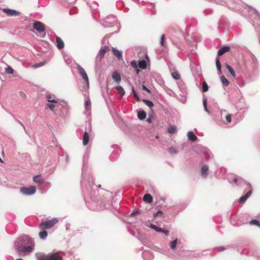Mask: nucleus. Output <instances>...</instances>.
Instances as JSON below:
<instances>
[{
    "label": "nucleus",
    "instance_id": "obj_27",
    "mask_svg": "<svg viewBox=\"0 0 260 260\" xmlns=\"http://www.w3.org/2000/svg\"><path fill=\"white\" fill-rule=\"evenodd\" d=\"M112 78L113 80L117 83L121 81V77L119 74L116 72L113 73V74H112Z\"/></svg>",
    "mask_w": 260,
    "mask_h": 260
},
{
    "label": "nucleus",
    "instance_id": "obj_57",
    "mask_svg": "<svg viewBox=\"0 0 260 260\" xmlns=\"http://www.w3.org/2000/svg\"><path fill=\"white\" fill-rule=\"evenodd\" d=\"M161 233H164L165 235L168 236L169 234V232L168 230H165L162 229V231L161 232Z\"/></svg>",
    "mask_w": 260,
    "mask_h": 260
},
{
    "label": "nucleus",
    "instance_id": "obj_41",
    "mask_svg": "<svg viewBox=\"0 0 260 260\" xmlns=\"http://www.w3.org/2000/svg\"><path fill=\"white\" fill-rule=\"evenodd\" d=\"M176 131V127L175 125H171L168 129V132L170 134H174Z\"/></svg>",
    "mask_w": 260,
    "mask_h": 260
},
{
    "label": "nucleus",
    "instance_id": "obj_20",
    "mask_svg": "<svg viewBox=\"0 0 260 260\" xmlns=\"http://www.w3.org/2000/svg\"><path fill=\"white\" fill-rule=\"evenodd\" d=\"M112 51L114 55L119 59H121L122 57V52L120 50H117L116 48L113 47Z\"/></svg>",
    "mask_w": 260,
    "mask_h": 260
},
{
    "label": "nucleus",
    "instance_id": "obj_42",
    "mask_svg": "<svg viewBox=\"0 0 260 260\" xmlns=\"http://www.w3.org/2000/svg\"><path fill=\"white\" fill-rule=\"evenodd\" d=\"M249 223L251 224V225H255L257 226H259L260 227V223L259 222L258 220H256V219H252L251 220Z\"/></svg>",
    "mask_w": 260,
    "mask_h": 260
},
{
    "label": "nucleus",
    "instance_id": "obj_33",
    "mask_svg": "<svg viewBox=\"0 0 260 260\" xmlns=\"http://www.w3.org/2000/svg\"><path fill=\"white\" fill-rule=\"evenodd\" d=\"M149 226L151 229L155 230L157 232H161L162 231V228L157 226L153 224H150Z\"/></svg>",
    "mask_w": 260,
    "mask_h": 260
},
{
    "label": "nucleus",
    "instance_id": "obj_1",
    "mask_svg": "<svg viewBox=\"0 0 260 260\" xmlns=\"http://www.w3.org/2000/svg\"><path fill=\"white\" fill-rule=\"evenodd\" d=\"M14 246L19 255L23 253H30L34 249V241L29 236L24 235L15 241Z\"/></svg>",
    "mask_w": 260,
    "mask_h": 260
},
{
    "label": "nucleus",
    "instance_id": "obj_22",
    "mask_svg": "<svg viewBox=\"0 0 260 260\" xmlns=\"http://www.w3.org/2000/svg\"><path fill=\"white\" fill-rule=\"evenodd\" d=\"M34 181L38 184H41L44 182V179L41 175L35 176L33 178Z\"/></svg>",
    "mask_w": 260,
    "mask_h": 260
},
{
    "label": "nucleus",
    "instance_id": "obj_2",
    "mask_svg": "<svg viewBox=\"0 0 260 260\" xmlns=\"http://www.w3.org/2000/svg\"><path fill=\"white\" fill-rule=\"evenodd\" d=\"M94 185L93 184L91 186V189L92 190L89 193L91 199L92 200L91 204L95 205L96 204H99V207H96L94 210H103L106 206L105 201L102 200L101 198H98L99 193L93 190Z\"/></svg>",
    "mask_w": 260,
    "mask_h": 260
},
{
    "label": "nucleus",
    "instance_id": "obj_16",
    "mask_svg": "<svg viewBox=\"0 0 260 260\" xmlns=\"http://www.w3.org/2000/svg\"><path fill=\"white\" fill-rule=\"evenodd\" d=\"M209 171V167L207 165H204L201 169V175L204 178H206L208 176Z\"/></svg>",
    "mask_w": 260,
    "mask_h": 260
},
{
    "label": "nucleus",
    "instance_id": "obj_61",
    "mask_svg": "<svg viewBox=\"0 0 260 260\" xmlns=\"http://www.w3.org/2000/svg\"><path fill=\"white\" fill-rule=\"evenodd\" d=\"M139 213V212L136 211V212H133L131 214V216L136 215Z\"/></svg>",
    "mask_w": 260,
    "mask_h": 260
},
{
    "label": "nucleus",
    "instance_id": "obj_51",
    "mask_svg": "<svg viewBox=\"0 0 260 260\" xmlns=\"http://www.w3.org/2000/svg\"><path fill=\"white\" fill-rule=\"evenodd\" d=\"M225 119H226V120L228 122H231V120H232V119H231V115H230V114L227 115L225 116Z\"/></svg>",
    "mask_w": 260,
    "mask_h": 260
},
{
    "label": "nucleus",
    "instance_id": "obj_45",
    "mask_svg": "<svg viewBox=\"0 0 260 260\" xmlns=\"http://www.w3.org/2000/svg\"><path fill=\"white\" fill-rule=\"evenodd\" d=\"M247 182L243 180L241 177H239V181L238 185L242 186L243 184H245L247 186Z\"/></svg>",
    "mask_w": 260,
    "mask_h": 260
},
{
    "label": "nucleus",
    "instance_id": "obj_38",
    "mask_svg": "<svg viewBox=\"0 0 260 260\" xmlns=\"http://www.w3.org/2000/svg\"><path fill=\"white\" fill-rule=\"evenodd\" d=\"M177 243V239H176L175 240H174V241H173L170 243L169 246L172 249L174 250L176 247Z\"/></svg>",
    "mask_w": 260,
    "mask_h": 260
},
{
    "label": "nucleus",
    "instance_id": "obj_36",
    "mask_svg": "<svg viewBox=\"0 0 260 260\" xmlns=\"http://www.w3.org/2000/svg\"><path fill=\"white\" fill-rule=\"evenodd\" d=\"M46 98L48 102L53 103H57V102L58 101V99L55 100L54 99H52V96H51V95H50V94H47L46 95Z\"/></svg>",
    "mask_w": 260,
    "mask_h": 260
},
{
    "label": "nucleus",
    "instance_id": "obj_52",
    "mask_svg": "<svg viewBox=\"0 0 260 260\" xmlns=\"http://www.w3.org/2000/svg\"><path fill=\"white\" fill-rule=\"evenodd\" d=\"M107 41V36H105L101 41V43L103 45L105 44Z\"/></svg>",
    "mask_w": 260,
    "mask_h": 260
},
{
    "label": "nucleus",
    "instance_id": "obj_15",
    "mask_svg": "<svg viewBox=\"0 0 260 260\" xmlns=\"http://www.w3.org/2000/svg\"><path fill=\"white\" fill-rule=\"evenodd\" d=\"M142 257L144 260H152L153 259V256L152 253L148 251L143 252Z\"/></svg>",
    "mask_w": 260,
    "mask_h": 260
},
{
    "label": "nucleus",
    "instance_id": "obj_60",
    "mask_svg": "<svg viewBox=\"0 0 260 260\" xmlns=\"http://www.w3.org/2000/svg\"><path fill=\"white\" fill-rule=\"evenodd\" d=\"M173 43L174 44V45H175L176 46L177 48H178L180 50H182L180 48V45L178 44H176V43H174V42H173Z\"/></svg>",
    "mask_w": 260,
    "mask_h": 260
},
{
    "label": "nucleus",
    "instance_id": "obj_40",
    "mask_svg": "<svg viewBox=\"0 0 260 260\" xmlns=\"http://www.w3.org/2000/svg\"><path fill=\"white\" fill-rule=\"evenodd\" d=\"M168 152L171 154H175L178 153V150L176 148L174 147H171L168 149Z\"/></svg>",
    "mask_w": 260,
    "mask_h": 260
},
{
    "label": "nucleus",
    "instance_id": "obj_9",
    "mask_svg": "<svg viewBox=\"0 0 260 260\" xmlns=\"http://www.w3.org/2000/svg\"><path fill=\"white\" fill-rule=\"evenodd\" d=\"M247 188L249 189V190L244 196H242L241 198H240L238 201L240 204L244 203L247 200V199L251 196L252 192V188L250 183H247Z\"/></svg>",
    "mask_w": 260,
    "mask_h": 260
},
{
    "label": "nucleus",
    "instance_id": "obj_53",
    "mask_svg": "<svg viewBox=\"0 0 260 260\" xmlns=\"http://www.w3.org/2000/svg\"><path fill=\"white\" fill-rule=\"evenodd\" d=\"M215 249L219 251H222L225 249V248L223 246H220L216 247Z\"/></svg>",
    "mask_w": 260,
    "mask_h": 260
},
{
    "label": "nucleus",
    "instance_id": "obj_34",
    "mask_svg": "<svg viewBox=\"0 0 260 260\" xmlns=\"http://www.w3.org/2000/svg\"><path fill=\"white\" fill-rule=\"evenodd\" d=\"M220 78L221 82L224 86H227L229 84V81L224 76H221Z\"/></svg>",
    "mask_w": 260,
    "mask_h": 260
},
{
    "label": "nucleus",
    "instance_id": "obj_12",
    "mask_svg": "<svg viewBox=\"0 0 260 260\" xmlns=\"http://www.w3.org/2000/svg\"><path fill=\"white\" fill-rule=\"evenodd\" d=\"M116 21V19L115 17L114 16H109L107 17L105 21L103 22V25L105 27H110L112 26V24H114Z\"/></svg>",
    "mask_w": 260,
    "mask_h": 260
},
{
    "label": "nucleus",
    "instance_id": "obj_49",
    "mask_svg": "<svg viewBox=\"0 0 260 260\" xmlns=\"http://www.w3.org/2000/svg\"><path fill=\"white\" fill-rule=\"evenodd\" d=\"M132 92H133V95H134V97L138 101H140V99L139 98V97L138 94L137 93V92L135 91L134 87L132 88Z\"/></svg>",
    "mask_w": 260,
    "mask_h": 260
},
{
    "label": "nucleus",
    "instance_id": "obj_7",
    "mask_svg": "<svg viewBox=\"0 0 260 260\" xmlns=\"http://www.w3.org/2000/svg\"><path fill=\"white\" fill-rule=\"evenodd\" d=\"M57 218L54 219L42 222L39 225V229L41 230L49 229L53 227L57 222Z\"/></svg>",
    "mask_w": 260,
    "mask_h": 260
},
{
    "label": "nucleus",
    "instance_id": "obj_58",
    "mask_svg": "<svg viewBox=\"0 0 260 260\" xmlns=\"http://www.w3.org/2000/svg\"><path fill=\"white\" fill-rule=\"evenodd\" d=\"M239 177H235V178H234V179H233V183H235V184H236L237 183H238Z\"/></svg>",
    "mask_w": 260,
    "mask_h": 260
},
{
    "label": "nucleus",
    "instance_id": "obj_21",
    "mask_svg": "<svg viewBox=\"0 0 260 260\" xmlns=\"http://www.w3.org/2000/svg\"><path fill=\"white\" fill-rule=\"evenodd\" d=\"M138 56L139 57H142L143 56L149 61L148 56L147 53V51L145 49H142L138 52Z\"/></svg>",
    "mask_w": 260,
    "mask_h": 260
},
{
    "label": "nucleus",
    "instance_id": "obj_46",
    "mask_svg": "<svg viewBox=\"0 0 260 260\" xmlns=\"http://www.w3.org/2000/svg\"><path fill=\"white\" fill-rule=\"evenodd\" d=\"M5 71L7 74H12L14 73V70L10 67L8 66L5 69Z\"/></svg>",
    "mask_w": 260,
    "mask_h": 260
},
{
    "label": "nucleus",
    "instance_id": "obj_19",
    "mask_svg": "<svg viewBox=\"0 0 260 260\" xmlns=\"http://www.w3.org/2000/svg\"><path fill=\"white\" fill-rule=\"evenodd\" d=\"M230 48L228 46H224L221 47L218 51V56H221L222 55L225 53L228 52L230 50Z\"/></svg>",
    "mask_w": 260,
    "mask_h": 260
},
{
    "label": "nucleus",
    "instance_id": "obj_30",
    "mask_svg": "<svg viewBox=\"0 0 260 260\" xmlns=\"http://www.w3.org/2000/svg\"><path fill=\"white\" fill-rule=\"evenodd\" d=\"M138 117L140 120H143L146 117V112L144 111H139L138 113Z\"/></svg>",
    "mask_w": 260,
    "mask_h": 260
},
{
    "label": "nucleus",
    "instance_id": "obj_43",
    "mask_svg": "<svg viewBox=\"0 0 260 260\" xmlns=\"http://www.w3.org/2000/svg\"><path fill=\"white\" fill-rule=\"evenodd\" d=\"M208 90V86L206 82H203L202 84V91L203 92H206Z\"/></svg>",
    "mask_w": 260,
    "mask_h": 260
},
{
    "label": "nucleus",
    "instance_id": "obj_59",
    "mask_svg": "<svg viewBox=\"0 0 260 260\" xmlns=\"http://www.w3.org/2000/svg\"><path fill=\"white\" fill-rule=\"evenodd\" d=\"M202 152L204 153H207L208 150L206 148H202Z\"/></svg>",
    "mask_w": 260,
    "mask_h": 260
},
{
    "label": "nucleus",
    "instance_id": "obj_10",
    "mask_svg": "<svg viewBox=\"0 0 260 260\" xmlns=\"http://www.w3.org/2000/svg\"><path fill=\"white\" fill-rule=\"evenodd\" d=\"M244 12H247L249 15L254 14L260 20V13L257 10L246 4H244Z\"/></svg>",
    "mask_w": 260,
    "mask_h": 260
},
{
    "label": "nucleus",
    "instance_id": "obj_62",
    "mask_svg": "<svg viewBox=\"0 0 260 260\" xmlns=\"http://www.w3.org/2000/svg\"><path fill=\"white\" fill-rule=\"evenodd\" d=\"M146 121L148 123H151V121H152V120H151V118L150 117H148V118H147Z\"/></svg>",
    "mask_w": 260,
    "mask_h": 260
},
{
    "label": "nucleus",
    "instance_id": "obj_8",
    "mask_svg": "<svg viewBox=\"0 0 260 260\" xmlns=\"http://www.w3.org/2000/svg\"><path fill=\"white\" fill-rule=\"evenodd\" d=\"M20 191L24 195L30 196L36 192V188L34 186H30L29 187H22L20 188Z\"/></svg>",
    "mask_w": 260,
    "mask_h": 260
},
{
    "label": "nucleus",
    "instance_id": "obj_47",
    "mask_svg": "<svg viewBox=\"0 0 260 260\" xmlns=\"http://www.w3.org/2000/svg\"><path fill=\"white\" fill-rule=\"evenodd\" d=\"M131 66L135 69L137 70L138 65L135 60H133L130 62Z\"/></svg>",
    "mask_w": 260,
    "mask_h": 260
},
{
    "label": "nucleus",
    "instance_id": "obj_64",
    "mask_svg": "<svg viewBox=\"0 0 260 260\" xmlns=\"http://www.w3.org/2000/svg\"><path fill=\"white\" fill-rule=\"evenodd\" d=\"M43 64H44V63H38V64H36V65H35V67H41V66H43Z\"/></svg>",
    "mask_w": 260,
    "mask_h": 260
},
{
    "label": "nucleus",
    "instance_id": "obj_32",
    "mask_svg": "<svg viewBox=\"0 0 260 260\" xmlns=\"http://www.w3.org/2000/svg\"><path fill=\"white\" fill-rule=\"evenodd\" d=\"M203 104L205 111L208 114H211V112L208 110L207 108V100L206 98H203Z\"/></svg>",
    "mask_w": 260,
    "mask_h": 260
},
{
    "label": "nucleus",
    "instance_id": "obj_17",
    "mask_svg": "<svg viewBox=\"0 0 260 260\" xmlns=\"http://www.w3.org/2000/svg\"><path fill=\"white\" fill-rule=\"evenodd\" d=\"M56 44L57 47L59 49H62L64 47V45L63 41L58 36H56Z\"/></svg>",
    "mask_w": 260,
    "mask_h": 260
},
{
    "label": "nucleus",
    "instance_id": "obj_63",
    "mask_svg": "<svg viewBox=\"0 0 260 260\" xmlns=\"http://www.w3.org/2000/svg\"><path fill=\"white\" fill-rule=\"evenodd\" d=\"M70 224L69 223H67L66 224V230H69L70 229Z\"/></svg>",
    "mask_w": 260,
    "mask_h": 260
},
{
    "label": "nucleus",
    "instance_id": "obj_11",
    "mask_svg": "<svg viewBox=\"0 0 260 260\" xmlns=\"http://www.w3.org/2000/svg\"><path fill=\"white\" fill-rule=\"evenodd\" d=\"M77 69L79 74L82 76L83 79H84L87 85H89V79L84 69L79 64L77 65Z\"/></svg>",
    "mask_w": 260,
    "mask_h": 260
},
{
    "label": "nucleus",
    "instance_id": "obj_54",
    "mask_svg": "<svg viewBox=\"0 0 260 260\" xmlns=\"http://www.w3.org/2000/svg\"><path fill=\"white\" fill-rule=\"evenodd\" d=\"M142 89L144 90H145L146 91H147L149 93H150L151 92V91L150 90V89H149L146 86H145L144 85H142Z\"/></svg>",
    "mask_w": 260,
    "mask_h": 260
},
{
    "label": "nucleus",
    "instance_id": "obj_55",
    "mask_svg": "<svg viewBox=\"0 0 260 260\" xmlns=\"http://www.w3.org/2000/svg\"><path fill=\"white\" fill-rule=\"evenodd\" d=\"M192 251H187L184 252V255H185L186 256H190V255H192Z\"/></svg>",
    "mask_w": 260,
    "mask_h": 260
},
{
    "label": "nucleus",
    "instance_id": "obj_5",
    "mask_svg": "<svg viewBox=\"0 0 260 260\" xmlns=\"http://www.w3.org/2000/svg\"><path fill=\"white\" fill-rule=\"evenodd\" d=\"M109 50V47L106 45L101 47L95 57V64L96 67L100 66L101 60L104 57L106 52Z\"/></svg>",
    "mask_w": 260,
    "mask_h": 260
},
{
    "label": "nucleus",
    "instance_id": "obj_25",
    "mask_svg": "<svg viewBox=\"0 0 260 260\" xmlns=\"http://www.w3.org/2000/svg\"><path fill=\"white\" fill-rule=\"evenodd\" d=\"M165 90L168 94H169L170 95H171L172 96L175 97L176 98H177V99H178L179 100V99L180 98H179L177 95V94L172 89L169 88L168 87H166L165 88Z\"/></svg>",
    "mask_w": 260,
    "mask_h": 260
},
{
    "label": "nucleus",
    "instance_id": "obj_4",
    "mask_svg": "<svg viewBox=\"0 0 260 260\" xmlns=\"http://www.w3.org/2000/svg\"><path fill=\"white\" fill-rule=\"evenodd\" d=\"M177 84L178 85V87L181 92V94H180V97L179 101H180L182 103H185L186 102V97L187 95V90L186 86L184 83V82L180 80H179Z\"/></svg>",
    "mask_w": 260,
    "mask_h": 260
},
{
    "label": "nucleus",
    "instance_id": "obj_37",
    "mask_svg": "<svg viewBox=\"0 0 260 260\" xmlns=\"http://www.w3.org/2000/svg\"><path fill=\"white\" fill-rule=\"evenodd\" d=\"M116 89L121 96L124 94L125 91L121 86H117V87H116Z\"/></svg>",
    "mask_w": 260,
    "mask_h": 260
},
{
    "label": "nucleus",
    "instance_id": "obj_48",
    "mask_svg": "<svg viewBox=\"0 0 260 260\" xmlns=\"http://www.w3.org/2000/svg\"><path fill=\"white\" fill-rule=\"evenodd\" d=\"M165 39V35H161V36L160 37V45L162 47H165V42H164Z\"/></svg>",
    "mask_w": 260,
    "mask_h": 260
},
{
    "label": "nucleus",
    "instance_id": "obj_14",
    "mask_svg": "<svg viewBox=\"0 0 260 260\" xmlns=\"http://www.w3.org/2000/svg\"><path fill=\"white\" fill-rule=\"evenodd\" d=\"M3 11L9 16H18L20 14L18 11L15 10L5 8Z\"/></svg>",
    "mask_w": 260,
    "mask_h": 260
},
{
    "label": "nucleus",
    "instance_id": "obj_39",
    "mask_svg": "<svg viewBox=\"0 0 260 260\" xmlns=\"http://www.w3.org/2000/svg\"><path fill=\"white\" fill-rule=\"evenodd\" d=\"M142 101L149 107H152L154 106L153 103L150 100L143 99Z\"/></svg>",
    "mask_w": 260,
    "mask_h": 260
},
{
    "label": "nucleus",
    "instance_id": "obj_6",
    "mask_svg": "<svg viewBox=\"0 0 260 260\" xmlns=\"http://www.w3.org/2000/svg\"><path fill=\"white\" fill-rule=\"evenodd\" d=\"M33 27L36 29L40 37L44 38L46 36L45 27L42 22L36 21L33 24Z\"/></svg>",
    "mask_w": 260,
    "mask_h": 260
},
{
    "label": "nucleus",
    "instance_id": "obj_50",
    "mask_svg": "<svg viewBox=\"0 0 260 260\" xmlns=\"http://www.w3.org/2000/svg\"><path fill=\"white\" fill-rule=\"evenodd\" d=\"M46 106L52 111H53L55 108V105L52 104H47Z\"/></svg>",
    "mask_w": 260,
    "mask_h": 260
},
{
    "label": "nucleus",
    "instance_id": "obj_31",
    "mask_svg": "<svg viewBox=\"0 0 260 260\" xmlns=\"http://www.w3.org/2000/svg\"><path fill=\"white\" fill-rule=\"evenodd\" d=\"M47 235H48V233H47V231H46L45 230H42V231H41L39 234V236L40 238L41 239H43V240L47 238Z\"/></svg>",
    "mask_w": 260,
    "mask_h": 260
},
{
    "label": "nucleus",
    "instance_id": "obj_35",
    "mask_svg": "<svg viewBox=\"0 0 260 260\" xmlns=\"http://www.w3.org/2000/svg\"><path fill=\"white\" fill-rule=\"evenodd\" d=\"M215 63H216V68H217L218 71L219 72V74H221V64H220L219 60L218 57H217L216 59Z\"/></svg>",
    "mask_w": 260,
    "mask_h": 260
},
{
    "label": "nucleus",
    "instance_id": "obj_23",
    "mask_svg": "<svg viewBox=\"0 0 260 260\" xmlns=\"http://www.w3.org/2000/svg\"><path fill=\"white\" fill-rule=\"evenodd\" d=\"M89 136L87 132H85L83 137V144L85 146L87 145L89 142Z\"/></svg>",
    "mask_w": 260,
    "mask_h": 260
},
{
    "label": "nucleus",
    "instance_id": "obj_13",
    "mask_svg": "<svg viewBox=\"0 0 260 260\" xmlns=\"http://www.w3.org/2000/svg\"><path fill=\"white\" fill-rule=\"evenodd\" d=\"M89 154L88 152L85 153L84 154L83 158V167H82V182L84 180V175L86 169V167L87 166V164L88 163V159L89 158Z\"/></svg>",
    "mask_w": 260,
    "mask_h": 260
},
{
    "label": "nucleus",
    "instance_id": "obj_18",
    "mask_svg": "<svg viewBox=\"0 0 260 260\" xmlns=\"http://www.w3.org/2000/svg\"><path fill=\"white\" fill-rule=\"evenodd\" d=\"M187 136L188 140L192 142L196 141L198 140V138L192 131H189L187 134Z\"/></svg>",
    "mask_w": 260,
    "mask_h": 260
},
{
    "label": "nucleus",
    "instance_id": "obj_56",
    "mask_svg": "<svg viewBox=\"0 0 260 260\" xmlns=\"http://www.w3.org/2000/svg\"><path fill=\"white\" fill-rule=\"evenodd\" d=\"M162 212L160 210L158 211L157 212H155L153 214V217H156L159 214H162Z\"/></svg>",
    "mask_w": 260,
    "mask_h": 260
},
{
    "label": "nucleus",
    "instance_id": "obj_29",
    "mask_svg": "<svg viewBox=\"0 0 260 260\" xmlns=\"http://www.w3.org/2000/svg\"><path fill=\"white\" fill-rule=\"evenodd\" d=\"M143 200L145 202L150 203L152 202V198L149 194H146L143 197Z\"/></svg>",
    "mask_w": 260,
    "mask_h": 260
},
{
    "label": "nucleus",
    "instance_id": "obj_26",
    "mask_svg": "<svg viewBox=\"0 0 260 260\" xmlns=\"http://www.w3.org/2000/svg\"><path fill=\"white\" fill-rule=\"evenodd\" d=\"M147 67V63L146 61L145 60H139L138 62V67H139L140 69L142 70H144Z\"/></svg>",
    "mask_w": 260,
    "mask_h": 260
},
{
    "label": "nucleus",
    "instance_id": "obj_3",
    "mask_svg": "<svg viewBox=\"0 0 260 260\" xmlns=\"http://www.w3.org/2000/svg\"><path fill=\"white\" fill-rule=\"evenodd\" d=\"M60 252H61L50 253L47 255L42 253H36V257L38 260H62V257L58 255V253Z\"/></svg>",
    "mask_w": 260,
    "mask_h": 260
},
{
    "label": "nucleus",
    "instance_id": "obj_44",
    "mask_svg": "<svg viewBox=\"0 0 260 260\" xmlns=\"http://www.w3.org/2000/svg\"><path fill=\"white\" fill-rule=\"evenodd\" d=\"M172 77L175 80H179L180 79V75L177 72H174L172 73Z\"/></svg>",
    "mask_w": 260,
    "mask_h": 260
},
{
    "label": "nucleus",
    "instance_id": "obj_28",
    "mask_svg": "<svg viewBox=\"0 0 260 260\" xmlns=\"http://www.w3.org/2000/svg\"><path fill=\"white\" fill-rule=\"evenodd\" d=\"M225 66L226 68L228 70L231 75L234 77L235 78L236 74L235 73V72L233 70V69L227 63H225Z\"/></svg>",
    "mask_w": 260,
    "mask_h": 260
},
{
    "label": "nucleus",
    "instance_id": "obj_24",
    "mask_svg": "<svg viewBox=\"0 0 260 260\" xmlns=\"http://www.w3.org/2000/svg\"><path fill=\"white\" fill-rule=\"evenodd\" d=\"M85 109L86 112H89L91 109V102L89 98L87 99L85 101Z\"/></svg>",
    "mask_w": 260,
    "mask_h": 260
}]
</instances>
